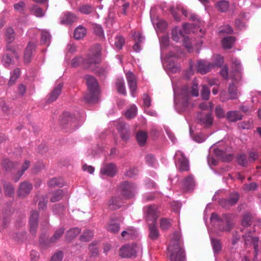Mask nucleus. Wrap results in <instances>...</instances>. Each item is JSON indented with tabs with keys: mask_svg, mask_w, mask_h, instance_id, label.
<instances>
[{
	"mask_svg": "<svg viewBox=\"0 0 261 261\" xmlns=\"http://www.w3.org/2000/svg\"><path fill=\"white\" fill-rule=\"evenodd\" d=\"M63 257V252L59 251L52 255L49 261H62Z\"/></svg>",
	"mask_w": 261,
	"mask_h": 261,
	"instance_id": "obj_64",
	"label": "nucleus"
},
{
	"mask_svg": "<svg viewBox=\"0 0 261 261\" xmlns=\"http://www.w3.org/2000/svg\"><path fill=\"white\" fill-rule=\"evenodd\" d=\"M65 229L64 227H60L59 229H57L55 231V233H54L53 236L50 238L49 243H53L59 240L63 236V233H64Z\"/></svg>",
	"mask_w": 261,
	"mask_h": 261,
	"instance_id": "obj_37",
	"label": "nucleus"
},
{
	"mask_svg": "<svg viewBox=\"0 0 261 261\" xmlns=\"http://www.w3.org/2000/svg\"><path fill=\"white\" fill-rule=\"evenodd\" d=\"M195 187V181L192 175L190 174L184 179L183 188L186 191L193 190Z\"/></svg>",
	"mask_w": 261,
	"mask_h": 261,
	"instance_id": "obj_21",
	"label": "nucleus"
},
{
	"mask_svg": "<svg viewBox=\"0 0 261 261\" xmlns=\"http://www.w3.org/2000/svg\"><path fill=\"white\" fill-rule=\"evenodd\" d=\"M180 233L175 231L171 240V243L168 247L169 259L171 261H184L186 254L184 249L181 246Z\"/></svg>",
	"mask_w": 261,
	"mask_h": 261,
	"instance_id": "obj_1",
	"label": "nucleus"
},
{
	"mask_svg": "<svg viewBox=\"0 0 261 261\" xmlns=\"http://www.w3.org/2000/svg\"><path fill=\"white\" fill-rule=\"evenodd\" d=\"M86 28L83 27H78L75 29L73 37L76 40H80L86 36Z\"/></svg>",
	"mask_w": 261,
	"mask_h": 261,
	"instance_id": "obj_40",
	"label": "nucleus"
},
{
	"mask_svg": "<svg viewBox=\"0 0 261 261\" xmlns=\"http://www.w3.org/2000/svg\"><path fill=\"white\" fill-rule=\"evenodd\" d=\"M120 193L126 199H130L134 197L137 192V186L134 183L124 181L120 185Z\"/></svg>",
	"mask_w": 261,
	"mask_h": 261,
	"instance_id": "obj_6",
	"label": "nucleus"
},
{
	"mask_svg": "<svg viewBox=\"0 0 261 261\" xmlns=\"http://www.w3.org/2000/svg\"><path fill=\"white\" fill-rule=\"evenodd\" d=\"M25 4L23 1H20L14 5V8L16 12H19L21 14H24L25 10Z\"/></svg>",
	"mask_w": 261,
	"mask_h": 261,
	"instance_id": "obj_56",
	"label": "nucleus"
},
{
	"mask_svg": "<svg viewBox=\"0 0 261 261\" xmlns=\"http://www.w3.org/2000/svg\"><path fill=\"white\" fill-rule=\"evenodd\" d=\"M210 219L212 221H216V226L219 231L229 232L233 228V220L229 214H224L220 216L217 213H213Z\"/></svg>",
	"mask_w": 261,
	"mask_h": 261,
	"instance_id": "obj_2",
	"label": "nucleus"
},
{
	"mask_svg": "<svg viewBox=\"0 0 261 261\" xmlns=\"http://www.w3.org/2000/svg\"><path fill=\"white\" fill-rule=\"evenodd\" d=\"M137 235V231L136 229L132 227L127 228L125 230L121 232V236L125 240H132L134 239Z\"/></svg>",
	"mask_w": 261,
	"mask_h": 261,
	"instance_id": "obj_28",
	"label": "nucleus"
},
{
	"mask_svg": "<svg viewBox=\"0 0 261 261\" xmlns=\"http://www.w3.org/2000/svg\"><path fill=\"white\" fill-rule=\"evenodd\" d=\"M93 31H94L95 35L102 38H104L103 30L101 25L95 24L94 27H93Z\"/></svg>",
	"mask_w": 261,
	"mask_h": 261,
	"instance_id": "obj_57",
	"label": "nucleus"
},
{
	"mask_svg": "<svg viewBox=\"0 0 261 261\" xmlns=\"http://www.w3.org/2000/svg\"><path fill=\"white\" fill-rule=\"evenodd\" d=\"M33 189L32 184L29 181L25 180L20 183L17 190V195L20 198H24L30 194Z\"/></svg>",
	"mask_w": 261,
	"mask_h": 261,
	"instance_id": "obj_9",
	"label": "nucleus"
},
{
	"mask_svg": "<svg viewBox=\"0 0 261 261\" xmlns=\"http://www.w3.org/2000/svg\"><path fill=\"white\" fill-rule=\"evenodd\" d=\"M239 197V194L237 192L230 193L227 199H220L219 203L222 207L228 210L238 202Z\"/></svg>",
	"mask_w": 261,
	"mask_h": 261,
	"instance_id": "obj_8",
	"label": "nucleus"
},
{
	"mask_svg": "<svg viewBox=\"0 0 261 261\" xmlns=\"http://www.w3.org/2000/svg\"><path fill=\"white\" fill-rule=\"evenodd\" d=\"M148 138V134L142 130L139 131L137 134V140L138 144L140 146H144Z\"/></svg>",
	"mask_w": 261,
	"mask_h": 261,
	"instance_id": "obj_32",
	"label": "nucleus"
},
{
	"mask_svg": "<svg viewBox=\"0 0 261 261\" xmlns=\"http://www.w3.org/2000/svg\"><path fill=\"white\" fill-rule=\"evenodd\" d=\"M171 227V222L170 220L166 218H163L160 220V227L162 230H167Z\"/></svg>",
	"mask_w": 261,
	"mask_h": 261,
	"instance_id": "obj_52",
	"label": "nucleus"
},
{
	"mask_svg": "<svg viewBox=\"0 0 261 261\" xmlns=\"http://www.w3.org/2000/svg\"><path fill=\"white\" fill-rule=\"evenodd\" d=\"M89 93L84 96V99L87 103H94L98 101V84L94 77L90 75L84 76Z\"/></svg>",
	"mask_w": 261,
	"mask_h": 261,
	"instance_id": "obj_3",
	"label": "nucleus"
},
{
	"mask_svg": "<svg viewBox=\"0 0 261 261\" xmlns=\"http://www.w3.org/2000/svg\"><path fill=\"white\" fill-rule=\"evenodd\" d=\"M259 154L257 151H251L248 152V162L251 163L255 162L258 159Z\"/></svg>",
	"mask_w": 261,
	"mask_h": 261,
	"instance_id": "obj_61",
	"label": "nucleus"
},
{
	"mask_svg": "<svg viewBox=\"0 0 261 261\" xmlns=\"http://www.w3.org/2000/svg\"><path fill=\"white\" fill-rule=\"evenodd\" d=\"M235 41L236 38L232 36H227L223 38V47L226 49H230Z\"/></svg>",
	"mask_w": 261,
	"mask_h": 261,
	"instance_id": "obj_38",
	"label": "nucleus"
},
{
	"mask_svg": "<svg viewBox=\"0 0 261 261\" xmlns=\"http://www.w3.org/2000/svg\"><path fill=\"white\" fill-rule=\"evenodd\" d=\"M237 162L239 165L246 166L248 164V159H247L246 155L245 154H239L237 156Z\"/></svg>",
	"mask_w": 261,
	"mask_h": 261,
	"instance_id": "obj_58",
	"label": "nucleus"
},
{
	"mask_svg": "<svg viewBox=\"0 0 261 261\" xmlns=\"http://www.w3.org/2000/svg\"><path fill=\"white\" fill-rule=\"evenodd\" d=\"M126 78L128 88H129L130 94H132V97H134V93L136 92V88H137V84L136 83L135 75L132 71H128L126 73Z\"/></svg>",
	"mask_w": 261,
	"mask_h": 261,
	"instance_id": "obj_14",
	"label": "nucleus"
},
{
	"mask_svg": "<svg viewBox=\"0 0 261 261\" xmlns=\"http://www.w3.org/2000/svg\"><path fill=\"white\" fill-rule=\"evenodd\" d=\"M100 172L101 174L113 177L116 174V165L113 163L105 164L102 166Z\"/></svg>",
	"mask_w": 261,
	"mask_h": 261,
	"instance_id": "obj_19",
	"label": "nucleus"
},
{
	"mask_svg": "<svg viewBox=\"0 0 261 261\" xmlns=\"http://www.w3.org/2000/svg\"><path fill=\"white\" fill-rule=\"evenodd\" d=\"M214 153L216 156L220 158L224 162H229L232 160V154H227L225 151L219 148L214 149Z\"/></svg>",
	"mask_w": 261,
	"mask_h": 261,
	"instance_id": "obj_24",
	"label": "nucleus"
},
{
	"mask_svg": "<svg viewBox=\"0 0 261 261\" xmlns=\"http://www.w3.org/2000/svg\"><path fill=\"white\" fill-rule=\"evenodd\" d=\"M170 11H171V14H172L175 20L178 22L180 21V13H181L185 17L188 16V11L185 10L184 7L180 5H177L175 7H171Z\"/></svg>",
	"mask_w": 261,
	"mask_h": 261,
	"instance_id": "obj_15",
	"label": "nucleus"
},
{
	"mask_svg": "<svg viewBox=\"0 0 261 261\" xmlns=\"http://www.w3.org/2000/svg\"><path fill=\"white\" fill-rule=\"evenodd\" d=\"M93 236V231L91 230H87L84 232L83 234L80 236V239L83 242H87L91 240L92 237Z\"/></svg>",
	"mask_w": 261,
	"mask_h": 261,
	"instance_id": "obj_54",
	"label": "nucleus"
},
{
	"mask_svg": "<svg viewBox=\"0 0 261 261\" xmlns=\"http://www.w3.org/2000/svg\"><path fill=\"white\" fill-rule=\"evenodd\" d=\"M63 196V190H57V191L53 192V194H52L51 197L50 198V201L54 203L60 201L62 199Z\"/></svg>",
	"mask_w": 261,
	"mask_h": 261,
	"instance_id": "obj_48",
	"label": "nucleus"
},
{
	"mask_svg": "<svg viewBox=\"0 0 261 261\" xmlns=\"http://www.w3.org/2000/svg\"><path fill=\"white\" fill-rule=\"evenodd\" d=\"M211 243H212L213 251H214V254H219L222 249L221 242L218 239L212 237L211 238Z\"/></svg>",
	"mask_w": 261,
	"mask_h": 261,
	"instance_id": "obj_33",
	"label": "nucleus"
},
{
	"mask_svg": "<svg viewBox=\"0 0 261 261\" xmlns=\"http://www.w3.org/2000/svg\"><path fill=\"white\" fill-rule=\"evenodd\" d=\"M182 36V32L178 27H175L171 31V39L176 42L180 40V37Z\"/></svg>",
	"mask_w": 261,
	"mask_h": 261,
	"instance_id": "obj_43",
	"label": "nucleus"
},
{
	"mask_svg": "<svg viewBox=\"0 0 261 261\" xmlns=\"http://www.w3.org/2000/svg\"><path fill=\"white\" fill-rule=\"evenodd\" d=\"M134 37V40H136V43L134 45L133 48L134 51L138 53L141 51V46H140V43L143 40V38L140 33H135Z\"/></svg>",
	"mask_w": 261,
	"mask_h": 261,
	"instance_id": "obj_42",
	"label": "nucleus"
},
{
	"mask_svg": "<svg viewBox=\"0 0 261 261\" xmlns=\"http://www.w3.org/2000/svg\"><path fill=\"white\" fill-rule=\"evenodd\" d=\"M79 11L83 14H89L93 12V11H94V9L91 5H85L80 7V9H79Z\"/></svg>",
	"mask_w": 261,
	"mask_h": 261,
	"instance_id": "obj_53",
	"label": "nucleus"
},
{
	"mask_svg": "<svg viewBox=\"0 0 261 261\" xmlns=\"http://www.w3.org/2000/svg\"><path fill=\"white\" fill-rule=\"evenodd\" d=\"M36 48V43L32 42H29L27 44L26 49L24 51V55H23V60L24 63L28 64L30 63L31 58L32 57L33 52L34 51Z\"/></svg>",
	"mask_w": 261,
	"mask_h": 261,
	"instance_id": "obj_20",
	"label": "nucleus"
},
{
	"mask_svg": "<svg viewBox=\"0 0 261 261\" xmlns=\"http://www.w3.org/2000/svg\"><path fill=\"white\" fill-rule=\"evenodd\" d=\"M30 11L32 14L37 17H42L44 16V13L41 7L35 5H32L30 7Z\"/></svg>",
	"mask_w": 261,
	"mask_h": 261,
	"instance_id": "obj_36",
	"label": "nucleus"
},
{
	"mask_svg": "<svg viewBox=\"0 0 261 261\" xmlns=\"http://www.w3.org/2000/svg\"><path fill=\"white\" fill-rule=\"evenodd\" d=\"M81 229L77 227H75L69 229L66 232L65 238L68 242L71 241L74 239L79 233H80Z\"/></svg>",
	"mask_w": 261,
	"mask_h": 261,
	"instance_id": "obj_34",
	"label": "nucleus"
},
{
	"mask_svg": "<svg viewBox=\"0 0 261 261\" xmlns=\"http://www.w3.org/2000/svg\"><path fill=\"white\" fill-rule=\"evenodd\" d=\"M77 19L76 16L75 14L67 12L64 13V15L61 17V23L64 24H70L76 21Z\"/></svg>",
	"mask_w": 261,
	"mask_h": 261,
	"instance_id": "obj_23",
	"label": "nucleus"
},
{
	"mask_svg": "<svg viewBox=\"0 0 261 261\" xmlns=\"http://www.w3.org/2000/svg\"><path fill=\"white\" fill-rule=\"evenodd\" d=\"M146 162L148 165L152 167H155L156 165V160L155 156L152 154H148L146 155Z\"/></svg>",
	"mask_w": 261,
	"mask_h": 261,
	"instance_id": "obj_55",
	"label": "nucleus"
},
{
	"mask_svg": "<svg viewBox=\"0 0 261 261\" xmlns=\"http://www.w3.org/2000/svg\"><path fill=\"white\" fill-rule=\"evenodd\" d=\"M4 192L5 195L11 197L14 194V187L9 182H4Z\"/></svg>",
	"mask_w": 261,
	"mask_h": 261,
	"instance_id": "obj_39",
	"label": "nucleus"
},
{
	"mask_svg": "<svg viewBox=\"0 0 261 261\" xmlns=\"http://www.w3.org/2000/svg\"><path fill=\"white\" fill-rule=\"evenodd\" d=\"M243 118L241 112L237 111H229L227 112L226 118L230 122H236L240 120Z\"/></svg>",
	"mask_w": 261,
	"mask_h": 261,
	"instance_id": "obj_26",
	"label": "nucleus"
},
{
	"mask_svg": "<svg viewBox=\"0 0 261 261\" xmlns=\"http://www.w3.org/2000/svg\"><path fill=\"white\" fill-rule=\"evenodd\" d=\"M61 125L64 128H73L75 125V119L73 116L68 112L63 114Z\"/></svg>",
	"mask_w": 261,
	"mask_h": 261,
	"instance_id": "obj_12",
	"label": "nucleus"
},
{
	"mask_svg": "<svg viewBox=\"0 0 261 261\" xmlns=\"http://www.w3.org/2000/svg\"><path fill=\"white\" fill-rule=\"evenodd\" d=\"M116 87L119 93L124 96L126 95V90H125V83L122 77H119L116 79Z\"/></svg>",
	"mask_w": 261,
	"mask_h": 261,
	"instance_id": "obj_31",
	"label": "nucleus"
},
{
	"mask_svg": "<svg viewBox=\"0 0 261 261\" xmlns=\"http://www.w3.org/2000/svg\"><path fill=\"white\" fill-rule=\"evenodd\" d=\"M137 113V108L136 106H130V108L126 110L125 116L128 119H133L136 116Z\"/></svg>",
	"mask_w": 261,
	"mask_h": 261,
	"instance_id": "obj_49",
	"label": "nucleus"
},
{
	"mask_svg": "<svg viewBox=\"0 0 261 261\" xmlns=\"http://www.w3.org/2000/svg\"><path fill=\"white\" fill-rule=\"evenodd\" d=\"M252 231H248V233L243 236L244 238L245 244L247 245L251 243L253 247V260H258V257H261V240L259 241L258 237H252Z\"/></svg>",
	"mask_w": 261,
	"mask_h": 261,
	"instance_id": "obj_5",
	"label": "nucleus"
},
{
	"mask_svg": "<svg viewBox=\"0 0 261 261\" xmlns=\"http://www.w3.org/2000/svg\"><path fill=\"white\" fill-rule=\"evenodd\" d=\"M121 206V199L119 197H113L109 201V208L110 210H115Z\"/></svg>",
	"mask_w": 261,
	"mask_h": 261,
	"instance_id": "obj_29",
	"label": "nucleus"
},
{
	"mask_svg": "<svg viewBox=\"0 0 261 261\" xmlns=\"http://www.w3.org/2000/svg\"><path fill=\"white\" fill-rule=\"evenodd\" d=\"M117 129L119 130L120 134H121V139L124 141H127L129 139L130 133L125 126V123L120 121L117 124Z\"/></svg>",
	"mask_w": 261,
	"mask_h": 261,
	"instance_id": "obj_22",
	"label": "nucleus"
},
{
	"mask_svg": "<svg viewBox=\"0 0 261 261\" xmlns=\"http://www.w3.org/2000/svg\"><path fill=\"white\" fill-rule=\"evenodd\" d=\"M198 123L203 125L205 128L211 127L213 123L212 114L210 113L200 114V115L198 116Z\"/></svg>",
	"mask_w": 261,
	"mask_h": 261,
	"instance_id": "obj_13",
	"label": "nucleus"
},
{
	"mask_svg": "<svg viewBox=\"0 0 261 261\" xmlns=\"http://www.w3.org/2000/svg\"><path fill=\"white\" fill-rule=\"evenodd\" d=\"M101 48L99 44H95L91 49V54L83 60L84 65L87 69H93L97 64L100 63Z\"/></svg>",
	"mask_w": 261,
	"mask_h": 261,
	"instance_id": "obj_4",
	"label": "nucleus"
},
{
	"mask_svg": "<svg viewBox=\"0 0 261 261\" xmlns=\"http://www.w3.org/2000/svg\"><path fill=\"white\" fill-rule=\"evenodd\" d=\"M210 95V89L206 85L203 86L201 93L202 99L204 100H208Z\"/></svg>",
	"mask_w": 261,
	"mask_h": 261,
	"instance_id": "obj_60",
	"label": "nucleus"
},
{
	"mask_svg": "<svg viewBox=\"0 0 261 261\" xmlns=\"http://www.w3.org/2000/svg\"><path fill=\"white\" fill-rule=\"evenodd\" d=\"M29 166H30V162L28 160L25 161L24 163H23L22 166H21V170L18 171L15 177H14V181L17 182L19 180L20 177H21L24 172H25V171L29 168Z\"/></svg>",
	"mask_w": 261,
	"mask_h": 261,
	"instance_id": "obj_35",
	"label": "nucleus"
},
{
	"mask_svg": "<svg viewBox=\"0 0 261 261\" xmlns=\"http://www.w3.org/2000/svg\"><path fill=\"white\" fill-rule=\"evenodd\" d=\"M136 246L127 245L120 249L119 255L121 257L128 258L136 255Z\"/></svg>",
	"mask_w": 261,
	"mask_h": 261,
	"instance_id": "obj_11",
	"label": "nucleus"
},
{
	"mask_svg": "<svg viewBox=\"0 0 261 261\" xmlns=\"http://www.w3.org/2000/svg\"><path fill=\"white\" fill-rule=\"evenodd\" d=\"M232 69H233L234 72L241 75L242 71L241 62L236 59L232 60Z\"/></svg>",
	"mask_w": 261,
	"mask_h": 261,
	"instance_id": "obj_50",
	"label": "nucleus"
},
{
	"mask_svg": "<svg viewBox=\"0 0 261 261\" xmlns=\"http://www.w3.org/2000/svg\"><path fill=\"white\" fill-rule=\"evenodd\" d=\"M176 155H180L178 159V163L176 164V167L180 172H188L190 170L189 161L184 155V153L180 151H178L176 153Z\"/></svg>",
	"mask_w": 261,
	"mask_h": 261,
	"instance_id": "obj_10",
	"label": "nucleus"
},
{
	"mask_svg": "<svg viewBox=\"0 0 261 261\" xmlns=\"http://www.w3.org/2000/svg\"><path fill=\"white\" fill-rule=\"evenodd\" d=\"M228 94H229L230 98L231 99L238 98L239 92L233 84H230L229 87H228Z\"/></svg>",
	"mask_w": 261,
	"mask_h": 261,
	"instance_id": "obj_47",
	"label": "nucleus"
},
{
	"mask_svg": "<svg viewBox=\"0 0 261 261\" xmlns=\"http://www.w3.org/2000/svg\"><path fill=\"white\" fill-rule=\"evenodd\" d=\"M149 234L148 237L151 240H156L159 237V231L156 226V223H148Z\"/></svg>",
	"mask_w": 261,
	"mask_h": 261,
	"instance_id": "obj_27",
	"label": "nucleus"
},
{
	"mask_svg": "<svg viewBox=\"0 0 261 261\" xmlns=\"http://www.w3.org/2000/svg\"><path fill=\"white\" fill-rule=\"evenodd\" d=\"M2 62L3 63L4 66L9 67L11 63V58L10 57V55L8 53L4 54L3 57H2Z\"/></svg>",
	"mask_w": 261,
	"mask_h": 261,
	"instance_id": "obj_63",
	"label": "nucleus"
},
{
	"mask_svg": "<svg viewBox=\"0 0 261 261\" xmlns=\"http://www.w3.org/2000/svg\"><path fill=\"white\" fill-rule=\"evenodd\" d=\"M63 88V84L59 83L54 88L53 90L48 94V98H46V102L51 103L56 101L61 94Z\"/></svg>",
	"mask_w": 261,
	"mask_h": 261,
	"instance_id": "obj_18",
	"label": "nucleus"
},
{
	"mask_svg": "<svg viewBox=\"0 0 261 261\" xmlns=\"http://www.w3.org/2000/svg\"><path fill=\"white\" fill-rule=\"evenodd\" d=\"M16 164L14 163L9 161L8 159L4 160L3 167L7 171H11L12 168H14Z\"/></svg>",
	"mask_w": 261,
	"mask_h": 261,
	"instance_id": "obj_62",
	"label": "nucleus"
},
{
	"mask_svg": "<svg viewBox=\"0 0 261 261\" xmlns=\"http://www.w3.org/2000/svg\"><path fill=\"white\" fill-rule=\"evenodd\" d=\"M4 36H5V40L7 43L10 44L14 40L15 32L11 27L5 28V32H4Z\"/></svg>",
	"mask_w": 261,
	"mask_h": 261,
	"instance_id": "obj_30",
	"label": "nucleus"
},
{
	"mask_svg": "<svg viewBox=\"0 0 261 261\" xmlns=\"http://www.w3.org/2000/svg\"><path fill=\"white\" fill-rule=\"evenodd\" d=\"M124 44V38L123 37L119 36L115 38V42H114V46L116 48L121 50Z\"/></svg>",
	"mask_w": 261,
	"mask_h": 261,
	"instance_id": "obj_59",
	"label": "nucleus"
},
{
	"mask_svg": "<svg viewBox=\"0 0 261 261\" xmlns=\"http://www.w3.org/2000/svg\"><path fill=\"white\" fill-rule=\"evenodd\" d=\"M145 220L148 223H156L159 216L158 206L155 205H148L143 208Z\"/></svg>",
	"mask_w": 261,
	"mask_h": 261,
	"instance_id": "obj_7",
	"label": "nucleus"
},
{
	"mask_svg": "<svg viewBox=\"0 0 261 261\" xmlns=\"http://www.w3.org/2000/svg\"><path fill=\"white\" fill-rule=\"evenodd\" d=\"M190 95L188 93L184 91L182 93L181 100L178 103V106L180 107L182 111H186L190 105Z\"/></svg>",
	"mask_w": 261,
	"mask_h": 261,
	"instance_id": "obj_25",
	"label": "nucleus"
},
{
	"mask_svg": "<svg viewBox=\"0 0 261 261\" xmlns=\"http://www.w3.org/2000/svg\"><path fill=\"white\" fill-rule=\"evenodd\" d=\"M214 67L213 63L205 60H201L198 62L196 70L198 72L202 74H205Z\"/></svg>",
	"mask_w": 261,
	"mask_h": 261,
	"instance_id": "obj_16",
	"label": "nucleus"
},
{
	"mask_svg": "<svg viewBox=\"0 0 261 261\" xmlns=\"http://www.w3.org/2000/svg\"><path fill=\"white\" fill-rule=\"evenodd\" d=\"M50 33L46 31L42 30L41 32V43L48 46L50 43Z\"/></svg>",
	"mask_w": 261,
	"mask_h": 261,
	"instance_id": "obj_46",
	"label": "nucleus"
},
{
	"mask_svg": "<svg viewBox=\"0 0 261 261\" xmlns=\"http://www.w3.org/2000/svg\"><path fill=\"white\" fill-rule=\"evenodd\" d=\"M64 185L63 180L61 178L54 177L48 181V186L50 187L58 186L62 187Z\"/></svg>",
	"mask_w": 261,
	"mask_h": 261,
	"instance_id": "obj_44",
	"label": "nucleus"
},
{
	"mask_svg": "<svg viewBox=\"0 0 261 261\" xmlns=\"http://www.w3.org/2000/svg\"><path fill=\"white\" fill-rule=\"evenodd\" d=\"M216 8L221 12H225L229 8V2L227 0H220L216 3Z\"/></svg>",
	"mask_w": 261,
	"mask_h": 261,
	"instance_id": "obj_45",
	"label": "nucleus"
},
{
	"mask_svg": "<svg viewBox=\"0 0 261 261\" xmlns=\"http://www.w3.org/2000/svg\"><path fill=\"white\" fill-rule=\"evenodd\" d=\"M252 223V216L248 213L244 214L243 216L242 221H241V225L244 227H248L251 225Z\"/></svg>",
	"mask_w": 261,
	"mask_h": 261,
	"instance_id": "obj_51",
	"label": "nucleus"
},
{
	"mask_svg": "<svg viewBox=\"0 0 261 261\" xmlns=\"http://www.w3.org/2000/svg\"><path fill=\"white\" fill-rule=\"evenodd\" d=\"M38 213L36 211L31 212L30 219V232L32 235H36L38 227Z\"/></svg>",
	"mask_w": 261,
	"mask_h": 261,
	"instance_id": "obj_17",
	"label": "nucleus"
},
{
	"mask_svg": "<svg viewBox=\"0 0 261 261\" xmlns=\"http://www.w3.org/2000/svg\"><path fill=\"white\" fill-rule=\"evenodd\" d=\"M107 230L112 233H116L120 230V224L114 220H111L107 226Z\"/></svg>",
	"mask_w": 261,
	"mask_h": 261,
	"instance_id": "obj_41",
	"label": "nucleus"
}]
</instances>
